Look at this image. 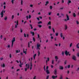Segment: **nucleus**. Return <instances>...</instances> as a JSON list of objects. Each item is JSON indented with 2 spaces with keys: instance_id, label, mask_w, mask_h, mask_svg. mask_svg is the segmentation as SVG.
Listing matches in <instances>:
<instances>
[{
  "instance_id": "obj_22",
  "label": "nucleus",
  "mask_w": 79,
  "mask_h": 79,
  "mask_svg": "<svg viewBox=\"0 0 79 79\" xmlns=\"http://www.w3.org/2000/svg\"><path fill=\"white\" fill-rule=\"evenodd\" d=\"M55 58L56 59V61H57V60H58V57L57 56H55Z\"/></svg>"
},
{
  "instance_id": "obj_18",
  "label": "nucleus",
  "mask_w": 79,
  "mask_h": 79,
  "mask_svg": "<svg viewBox=\"0 0 79 79\" xmlns=\"http://www.w3.org/2000/svg\"><path fill=\"white\" fill-rule=\"evenodd\" d=\"M17 53H19L20 52V50H16L15 51Z\"/></svg>"
},
{
  "instance_id": "obj_26",
  "label": "nucleus",
  "mask_w": 79,
  "mask_h": 79,
  "mask_svg": "<svg viewBox=\"0 0 79 79\" xmlns=\"http://www.w3.org/2000/svg\"><path fill=\"white\" fill-rule=\"evenodd\" d=\"M2 67H3V68H4L5 66V65L4 64H3L2 65Z\"/></svg>"
},
{
  "instance_id": "obj_37",
  "label": "nucleus",
  "mask_w": 79,
  "mask_h": 79,
  "mask_svg": "<svg viewBox=\"0 0 79 79\" xmlns=\"http://www.w3.org/2000/svg\"><path fill=\"white\" fill-rule=\"evenodd\" d=\"M77 56H78V57H79V52H78L77 53Z\"/></svg>"
},
{
  "instance_id": "obj_9",
  "label": "nucleus",
  "mask_w": 79,
  "mask_h": 79,
  "mask_svg": "<svg viewBox=\"0 0 79 79\" xmlns=\"http://www.w3.org/2000/svg\"><path fill=\"white\" fill-rule=\"evenodd\" d=\"M18 20H17L16 22V24L15 25V28H17L18 27Z\"/></svg>"
},
{
  "instance_id": "obj_36",
  "label": "nucleus",
  "mask_w": 79,
  "mask_h": 79,
  "mask_svg": "<svg viewBox=\"0 0 79 79\" xmlns=\"http://www.w3.org/2000/svg\"><path fill=\"white\" fill-rule=\"evenodd\" d=\"M72 45H73V43H71L70 44V47H72Z\"/></svg>"
},
{
  "instance_id": "obj_31",
  "label": "nucleus",
  "mask_w": 79,
  "mask_h": 79,
  "mask_svg": "<svg viewBox=\"0 0 79 79\" xmlns=\"http://www.w3.org/2000/svg\"><path fill=\"white\" fill-rule=\"evenodd\" d=\"M52 64H54V60H52Z\"/></svg>"
},
{
  "instance_id": "obj_10",
  "label": "nucleus",
  "mask_w": 79,
  "mask_h": 79,
  "mask_svg": "<svg viewBox=\"0 0 79 79\" xmlns=\"http://www.w3.org/2000/svg\"><path fill=\"white\" fill-rule=\"evenodd\" d=\"M57 77H58V76H52V79H56V78H57Z\"/></svg>"
},
{
  "instance_id": "obj_40",
  "label": "nucleus",
  "mask_w": 79,
  "mask_h": 79,
  "mask_svg": "<svg viewBox=\"0 0 79 79\" xmlns=\"http://www.w3.org/2000/svg\"><path fill=\"white\" fill-rule=\"evenodd\" d=\"M56 36H58V33H56Z\"/></svg>"
},
{
  "instance_id": "obj_19",
  "label": "nucleus",
  "mask_w": 79,
  "mask_h": 79,
  "mask_svg": "<svg viewBox=\"0 0 79 79\" xmlns=\"http://www.w3.org/2000/svg\"><path fill=\"white\" fill-rule=\"evenodd\" d=\"M68 29V26H67V25H65V30H66Z\"/></svg>"
},
{
  "instance_id": "obj_20",
  "label": "nucleus",
  "mask_w": 79,
  "mask_h": 79,
  "mask_svg": "<svg viewBox=\"0 0 79 79\" xmlns=\"http://www.w3.org/2000/svg\"><path fill=\"white\" fill-rule=\"evenodd\" d=\"M71 3V0H69L68 1V4H69V3Z\"/></svg>"
},
{
  "instance_id": "obj_35",
  "label": "nucleus",
  "mask_w": 79,
  "mask_h": 79,
  "mask_svg": "<svg viewBox=\"0 0 79 79\" xmlns=\"http://www.w3.org/2000/svg\"><path fill=\"white\" fill-rule=\"evenodd\" d=\"M42 23V22L41 21H40L38 23V24H41Z\"/></svg>"
},
{
  "instance_id": "obj_32",
  "label": "nucleus",
  "mask_w": 79,
  "mask_h": 79,
  "mask_svg": "<svg viewBox=\"0 0 79 79\" xmlns=\"http://www.w3.org/2000/svg\"><path fill=\"white\" fill-rule=\"evenodd\" d=\"M48 25H51V22H49L48 23Z\"/></svg>"
},
{
  "instance_id": "obj_25",
  "label": "nucleus",
  "mask_w": 79,
  "mask_h": 79,
  "mask_svg": "<svg viewBox=\"0 0 79 79\" xmlns=\"http://www.w3.org/2000/svg\"><path fill=\"white\" fill-rule=\"evenodd\" d=\"M48 3H49V2H48V1L46 2V4H45V5L46 6H47V4H48Z\"/></svg>"
},
{
  "instance_id": "obj_1",
  "label": "nucleus",
  "mask_w": 79,
  "mask_h": 79,
  "mask_svg": "<svg viewBox=\"0 0 79 79\" xmlns=\"http://www.w3.org/2000/svg\"><path fill=\"white\" fill-rule=\"evenodd\" d=\"M32 63L31 62L29 64H26L25 67L24 68L25 70V71H27V70L30 68V70L32 69Z\"/></svg>"
},
{
  "instance_id": "obj_57",
  "label": "nucleus",
  "mask_w": 79,
  "mask_h": 79,
  "mask_svg": "<svg viewBox=\"0 0 79 79\" xmlns=\"http://www.w3.org/2000/svg\"><path fill=\"white\" fill-rule=\"evenodd\" d=\"M4 19L5 20H6V19H7V17H5Z\"/></svg>"
},
{
  "instance_id": "obj_50",
  "label": "nucleus",
  "mask_w": 79,
  "mask_h": 79,
  "mask_svg": "<svg viewBox=\"0 0 79 79\" xmlns=\"http://www.w3.org/2000/svg\"><path fill=\"white\" fill-rule=\"evenodd\" d=\"M48 66H47L46 67V69L47 70H48Z\"/></svg>"
},
{
  "instance_id": "obj_51",
  "label": "nucleus",
  "mask_w": 79,
  "mask_h": 79,
  "mask_svg": "<svg viewBox=\"0 0 79 79\" xmlns=\"http://www.w3.org/2000/svg\"><path fill=\"white\" fill-rule=\"evenodd\" d=\"M62 55H64V52L63 51L62 52Z\"/></svg>"
},
{
  "instance_id": "obj_38",
  "label": "nucleus",
  "mask_w": 79,
  "mask_h": 79,
  "mask_svg": "<svg viewBox=\"0 0 79 79\" xmlns=\"http://www.w3.org/2000/svg\"><path fill=\"white\" fill-rule=\"evenodd\" d=\"M33 40L34 42H35V38L34 37H33Z\"/></svg>"
},
{
  "instance_id": "obj_52",
  "label": "nucleus",
  "mask_w": 79,
  "mask_h": 79,
  "mask_svg": "<svg viewBox=\"0 0 79 79\" xmlns=\"http://www.w3.org/2000/svg\"><path fill=\"white\" fill-rule=\"evenodd\" d=\"M48 27H49V29H52V27L50 26H49Z\"/></svg>"
},
{
  "instance_id": "obj_55",
  "label": "nucleus",
  "mask_w": 79,
  "mask_h": 79,
  "mask_svg": "<svg viewBox=\"0 0 79 79\" xmlns=\"http://www.w3.org/2000/svg\"><path fill=\"white\" fill-rule=\"evenodd\" d=\"M9 56H10V58H11V54H10Z\"/></svg>"
},
{
  "instance_id": "obj_64",
  "label": "nucleus",
  "mask_w": 79,
  "mask_h": 79,
  "mask_svg": "<svg viewBox=\"0 0 79 79\" xmlns=\"http://www.w3.org/2000/svg\"><path fill=\"white\" fill-rule=\"evenodd\" d=\"M63 79V77L61 76L60 77V79Z\"/></svg>"
},
{
  "instance_id": "obj_17",
  "label": "nucleus",
  "mask_w": 79,
  "mask_h": 79,
  "mask_svg": "<svg viewBox=\"0 0 79 79\" xmlns=\"http://www.w3.org/2000/svg\"><path fill=\"white\" fill-rule=\"evenodd\" d=\"M73 17H76V13H73Z\"/></svg>"
},
{
  "instance_id": "obj_6",
  "label": "nucleus",
  "mask_w": 79,
  "mask_h": 79,
  "mask_svg": "<svg viewBox=\"0 0 79 79\" xmlns=\"http://www.w3.org/2000/svg\"><path fill=\"white\" fill-rule=\"evenodd\" d=\"M23 52L24 53H25V55H26L27 54V49L26 48L25 49H24V48L23 49Z\"/></svg>"
},
{
  "instance_id": "obj_60",
  "label": "nucleus",
  "mask_w": 79,
  "mask_h": 79,
  "mask_svg": "<svg viewBox=\"0 0 79 79\" xmlns=\"http://www.w3.org/2000/svg\"><path fill=\"white\" fill-rule=\"evenodd\" d=\"M36 76H35L33 78V79H36Z\"/></svg>"
},
{
  "instance_id": "obj_4",
  "label": "nucleus",
  "mask_w": 79,
  "mask_h": 79,
  "mask_svg": "<svg viewBox=\"0 0 79 79\" xmlns=\"http://www.w3.org/2000/svg\"><path fill=\"white\" fill-rule=\"evenodd\" d=\"M15 38L14 37L12 40V47H13V44H14V42H15Z\"/></svg>"
},
{
  "instance_id": "obj_16",
  "label": "nucleus",
  "mask_w": 79,
  "mask_h": 79,
  "mask_svg": "<svg viewBox=\"0 0 79 79\" xmlns=\"http://www.w3.org/2000/svg\"><path fill=\"white\" fill-rule=\"evenodd\" d=\"M76 23L77 24V25L79 24V20H76Z\"/></svg>"
},
{
  "instance_id": "obj_27",
  "label": "nucleus",
  "mask_w": 79,
  "mask_h": 79,
  "mask_svg": "<svg viewBox=\"0 0 79 79\" xmlns=\"http://www.w3.org/2000/svg\"><path fill=\"white\" fill-rule=\"evenodd\" d=\"M37 53L38 54V56H40V52H39V51H38Z\"/></svg>"
},
{
  "instance_id": "obj_45",
  "label": "nucleus",
  "mask_w": 79,
  "mask_h": 79,
  "mask_svg": "<svg viewBox=\"0 0 79 79\" xmlns=\"http://www.w3.org/2000/svg\"><path fill=\"white\" fill-rule=\"evenodd\" d=\"M54 38V37L52 36H51V39H53Z\"/></svg>"
},
{
  "instance_id": "obj_41",
  "label": "nucleus",
  "mask_w": 79,
  "mask_h": 79,
  "mask_svg": "<svg viewBox=\"0 0 79 79\" xmlns=\"http://www.w3.org/2000/svg\"><path fill=\"white\" fill-rule=\"evenodd\" d=\"M50 8L51 10H52V9L53 7H52V6H50Z\"/></svg>"
},
{
  "instance_id": "obj_49",
  "label": "nucleus",
  "mask_w": 79,
  "mask_h": 79,
  "mask_svg": "<svg viewBox=\"0 0 79 79\" xmlns=\"http://www.w3.org/2000/svg\"><path fill=\"white\" fill-rule=\"evenodd\" d=\"M38 26L39 27H42V25H38Z\"/></svg>"
},
{
  "instance_id": "obj_39",
  "label": "nucleus",
  "mask_w": 79,
  "mask_h": 79,
  "mask_svg": "<svg viewBox=\"0 0 79 79\" xmlns=\"http://www.w3.org/2000/svg\"><path fill=\"white\" fill-rule=\"evenodd\" d=\"M30 7L32 8L33 7V5L32 4H31L30 5Z\"/></svg>"
},
{
  "instance_id": "obj_30",
  "label": "nucleus",
  "mask_w": 79,
  "mask_h": 79,
  "mask_svg": "<svg viewBox=\"0 0 79 79\" xmlns=\"http://www.w3.org/2000/svg\"><path fill=\"white\" fill-rule=\"evenodd\" d=\"M15 0H11V2L12 3V4H13L14 3V1H15Z\"/></svg>"
},
{
  "instance_id": "obj_14",
  "label": "nucleus",
  "mask_w": 79,
  "mask_h": 79,
  "mask_svg": "<svg viewBox=\"0 0 79 79\" xmlns=\"http://www.w3.org/2000/svg\"><path fill=\"white\" fill-rule=\"evenodd\" d=\"M47 60L46 61V63H47V62H48V61H50V58L49 57H48L47 58Z\"/></svg>"
},
{
  "instance_id": "obj_63",
  "label": "nucleus",
  "mask_w": 79,
  "mask_h": 79,
  "mask_svg": "<svg viewBox=\"0 0 79 79\" xmlns=\"http://www.w3.org/2000/svg\"><path fill=\"white\" fill-rule=\"evenodd\" d=\"M20 71V69H17V72H18V71Z\"/></svg>"
},
{
  "instance_id": "obj_21",
  "label": "nucleus",
  "mask_w": 79,
  "mask_h": 79,
  "mask_svg": "<svg viewBox=\"0 0 79 79\" xmlns=\"http://www.w3.org/2000/svg\"><path fill=\"white\" fill-rule=\"evenodd\" d=\"M46 72L47 73V74H49L50 72H49V71L48 70H46Z\"/></svg>"
},
{
  "instance_id": "obj_46",
  "label": "nucleus",
  "mask_w": 79,
  "mask_h": 79,
  "mask_svg": "<svg viewBox=\"0 0 79 79\" xmlns=\"http://www.w3.org/2000/svg\"><path fill=\"white\" fill-rule=\"evenodd\" d=\"M14 17H15V16H14V15H12V19H13V18H14Z\"/></svg>"
},
{
  "instance_id": "obj_54",
  "label": "nucleus",
  "mask_w": 79,
  "mask_h": 79,
  "mask_svg": "<svg viewBox=\"0 0 79 79\" xmlns=\"http://www.w3.org/2000/svg\"><path fill=\"white\" fill-rule=\"evenodd\" d=\"M52 30H53V32H55V30L54 29V28H52Z\"/></svg>"
},
{
  "instance_id": "obj_8",
  "label": "nucleus",
  "mask_w": 79,
  "mask_h": 79,
  "mask_svg": "<svg viewBox=\"0 0 79 79\" xmlns=\"http://www.w3.org/2000/svg\"><path fill=\"white\" fill-rule=\"evenodd\" d=\"M72 59L74 61H76V57L75 56H73L72 57Z\"/></svg>"
},
{
  "instance_id": "obj_7",
  "label": "nucleus",
  "mask_w": 79,
  "mask_h": 79,
  "mask_svg": "<svg viewBox=\"0 0 79 79\" xmlns=\"http://www.w3.org/2000/svg\"><path fill=\"white\" fill-rule=\"evenodd\" d=\"M5 11L4 10H2V12L1 14V17H3V13H5Z\"/></svg>"
},
{
  "instance_id": "obj_43",
  "label": "nucleus",
  "mask_w": 79,
  "mask_h": 79,
  "mask_svg": "<svg viewBox=\"0 0 79 79\" xmlns=\"http://www.w3.org/2000/svg\"><path fill=\"white\" fill-rule=\"evenodd\" d=\"M67 68H70V65H68V66H67Z\"/></svg>"
},
{
  "instance_id": "obj_2",
  "label": "nucleus",
  "mask_w": 79,
  "mask_h": 79,
  "mask_svg": "<svg viewBox=\"0 0 79 79\" xmlns=\"http://www.w3.org/2000/svg\"><path fill=\"white\" fill-rule=\"evenodd\" d=\"M37 50H40V44L39 43H37Z\"/></svg>"
},
{
  "instance_id": "obj_62",
  "label": "nucleus",
  "mask_w": 79,
  "mask_h": 79,
  "mask_svg": "<svg viewBox=\"0 0 79 79\" xmlns=\"http://www.w3.org/2000/svg\"><path fill=\"white\" fill-rule=\"evenodd\" d=\"M51 68H53V65H51Z\"/></svg>"
},
{
  "instance_id": "obj_58",
  "label": "nucleus",
  "mask_w": 79,
  "mask_h": 79,
  "mask_svg": "<svg viewBox=\"0 0 79 79\" xmlns=\"http://www.w3.org/2000/svg\"><path fill=\"white\" fill-rule=\"evenodd\" d=\"M7 47L8 48H10V45H8Z\"/></svg>"
},
{
  "instance_id": "obj_47",
  "label": "nucleus",
  "mask_w": 79,
  "mask_h": 79,
  "mask_svg": "<svg viewBox=\"0 0 79 79\" xmlns=\"http://www.w3.org/2000/svg\"><path fill=\"white\" fill-rule=\"evenodd\" d=\"M38 38L39 39H40V36H39V35H38Z\"/></svg>"
},
{
  "instance_id": "obj_59",
  "label": "nucleus",
  "mask_w": 79,
  "mask_h": 79,
  "mask_svg": "<svg viewBox=\"0 0 79 79\" xmlns=\"http://www.w3.org/2000/svg\"><path fill=\"white\" fill-rule=\"evenodd\" d=\"M44 71H45V66H44Z\"/></svg>"
},
{
  "instance_id": "obj_23",
  "label": "nucleus",
  "mask_w": 79,
  "mask_h": 79,
  "mask_svg": "<svg viewBox=\"0 0 79 79\" xmlns=\"http://www.w3.org/2000/svg\"><path fill=\"white\" fill-rule=\"evenodd\" d=\"M29 60L30 61H32V58H29Z\"/></svg>"
},
{
  "instance_id": "obj_48",
  "label": "nucleus",
  "mask_w": 79,
  "mask_h": 79,
  "mask_svg": "<svg viewBox=\"0 0 79 79\" xmlns=\"http://www.w3.org/2000/svg\"><path fill=\"white\" fill-rule=\"evenodd\" d=\"M49 78V76H47V78H46V79H48V78Z\"/></svg>"
},
{
  "instance_id": "obj_34",
  "label": "nucleus",
  "mask_w": 79,
  "mask_h": 79,
  "mask_svg": "<svg viewBox=\"0 0 79 79\" xmlns=\"http://www.w3.org/2000/svg\"><path fill=\"white\" fill-rule=\"evenodd\" d=\"M60 36L61 38L63 37V34L62 33H60Z\"/></svg>"
},
{
  "instance_id": "obj_24",
  "label": "nucleus",
  "mask_w": 79,
  "mask_h": 79,
  "mask_svg": "<svg viewBox=\"0 0 79 79\" xmlns=\"http://www.w3.org/2000/svg\"><path fill=\"white\" fill-rule=\"evenodd\" d=\"M35 56H36V54H35L33 56V58L34 59H35Z\"/></svg>"
},
{
  "instance_id": "obj_5",
  "label": "nucleus",
  "mask_w": 79,
  "mask_h": 79,
  "mask_svg": "<svg viewBox=\"0 0 79 79\" xmlns=\"http://www.w3.org/2000/svg\"><path fill=\"white\" fill-rule=\"evenodd\" d=\"M65 53L66 55H69V56H70V55H71L69 53V52H68L67 51H65Z\"/></svg>"
},
{
  "instance_id": "obj_33",
  "label": "nucleus",
  "mask_w": 79,
  "mask_h": 79,
  "mask_svg": "<svg viewBox=\"0 0 79 79\" xmlns=\"http://www.w3.org/2000/svg\"><path fill=\"white\" fill-rule=\"evenodd\" d=\"M21 5H23V0H21Z\"/></svg>"
},
{
  "instance_id": "obj_13",
  "label": "nucleus",
  "mask_w": 79,
  "mask_h": 79,
  "mask_svg": "<svg viewBox=\"0 0 79 79\" xmlns=\"http://www.w3.org/2000/svg\"><path fill=\"white\" fill-rule=\"evenodd\" d=\"M30 33H31V34H32V35H33V36L34 35V34H35L34 32H33L32 31H30Z\"/></svg>"
},
{
  "instance_id": "obj_11",
  "label": "nucleus",
  "mask_w": 79,
  "mask_h": 79,
  "mask_svg": "<svg viewBox=\"0 0 79 79\" xmlns=\"http://www.w3.org/2000/svg\"><path fill=\"white\" fill-rule=\"evenodd\" d=\"M64 68H63V67L62 66H60L59 67V69H61V70L63 69Z\"/></svg>"
},
{
  "instance_id": "obj_29",
  "label": "nucleus",
  "mask_w": 79,
  "mask_h": 79,
  "mask_svg": "<svg viewBox=\"0 0 79 79\" xmlns=\"http://www.w3.org/2000/svg\"><path fill=\"white\" fill-rule=\"evenodd\" d=\"M54 74H56V70H54Z\"/></svg>"
},
{
  "instance_id": "obj_42",
  "label": "nucleus",
  "mask_w": 79,
  "mask_h": 79,
  "mask_svg": "<svg viewBox=\"0 0 79 79\" xmlns=\"http://www.w3.org/2000/svg\"><path fill=\"white\" fill-rule=\"evenodd\" d=\"M31 18V15H29V16H28V18H29V19H30V18Z\"/></svg>"
},
{
  "instance_id": "obj_53",
  "label": "nucleus",
  "mask_w": 79,
  "mask_h": 79,
  "mask_svg": "<svg viewBox=\"0 0 79 79\" xmlns=\"http://www.w3.org/2000/svg\"><path fill=\"white\" fill-rule=\"evenodd\" d=\"M24 36L25 37H26V35L25 33L24 34Z\"/></svg>"
},
{
  "instance_id": "obj_28",
  "label": "nucleus",
  "mask_w": 79,
  "mask_h": 79,
  "mask_svg": "<svg viewBox=\"0 0 79 79\" xmlns=\"http://www.w3.org/2000/svg\"><path fill=\"white\" fill-rule=\"evenodd\" d=\"M79 43L77 45V48H79Z\"/></svg>"
},
{
  "instance_id": "obj_61",
  "label": "nucleus",
  "mask_w": 79,
  "mask_h": 79,
  "mask_svg": "<svg viewBox=\"0 0 79 79\" xmlns=\"http://www.w3.org/2000/svg\"><path fill=\"white\" fill-rule=\"evenodd\" d=\"M53 35V34H52V33H51L50 34V36H52V35Z\"/></svg>"
},
{
  "instance_id": "obj_56",
  "label": "nucleus",
  "mask_w": 79,
  "mask_h": 79,
  "mask_svg": "<svg viewBox=\"0 0 79 79\" xmlns=\"http://www.w3.org/2000/svg\"><path fill=\"white\" fill-rule=\"evenodd\" d=\"M20 54L21 55H23V52H21L20 53Z\"/></svg>"
},
{
  "instance_id": "obj_15",
  "label": "nucleus",
  "mask_w": 79,
  "mask_h": 79,
  "mask_svg": "<svg viewBox=\"0 0 79 79\" xmlns=\"http://www.w3.org/2000/svg\"><path fill=\"white\" fill-rule=\"evenodd\" d=\"M19 62L20 64L19 66L21 67H21H22V65H23V63H21V61H20Z\"/></svg>"
},
{
  "instance_id": "obj_44",
  "label": "nucleus",
  "mask_w": 79,
  "mask_h": 79,
  "mask_svg": "<svg viewBox=\"0 0 79 79\" xmlns=\"http://www.w3.org/2000/svg\"><path fill=\"white\" fill-rule=\"evenodd\" d=\"M3 57H1L0 58V60H3Z\"/></svg>"
},
{
  "instance_id": "obj_12",
  "label": "nucleus",
  "mask_w": 79,
  "mask_h": 79,
  "mask_svg": "<svg viewBox=\"0 0 79 79\" xmlns=\"http://www.w3.org/2000/svg\"><path fill=\"white\" fill-rule=\"evenodd\" d=\"M30 44H32V41H30V42L28 43V48H30Z\"/></svg>"
},
{
  "instance_id": "obj_3",
  "label": "nucleus",
  "mask_w": 79,
  "mask_h": 79,
  "mask_svg": "<svg viewBox=\"0 0 79 79\" xmlns=\"http://www.w3.org/2000/svg\"><path fill=\"white\" fill-rule=\"evenodd\" d=\"M66 19H65L64 21H69V15H68L66 14Z\"/></svg>"
}]
</instances>
